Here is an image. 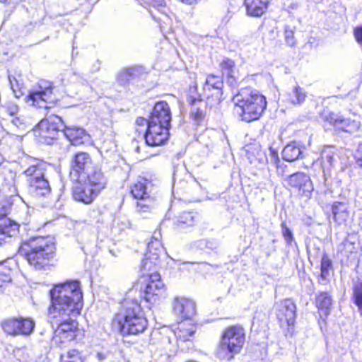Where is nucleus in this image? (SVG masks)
I'll return each mask as SVG.
<instances>
[{"label": "nucleus", "instance_id": "nucleus-1", "mask_svg": "<svg viewBox=\"0 0 362 362\" xmlns=\"http://www.w3.org/2000/svg\"><path fill=\"white\" fill-rule=\"evenodd\" d=\"M49 297L47 315L49 322L57 325L52 342L56 348L64 349L81 335L77 320L83 308L81 284L77 280L54 284L49 291Z\"/></svg>", "mask_w": 362, "mask_h": 362}, {"label": "nucleus", "instance_id": "nucleus-2", "mask_svg": "<svg viewBox=\"0 0 362 362\" xmlns=\"http://www.w3.org/2000/svg\"><path fill=\"white\" fill-rule=\"evenodd\" d=\"M18 254L37 271L53 266L57 255V243L51 235H34L23 239Z\"/></svg>", "mask_w": 362, "mask_h": 362}, {"label": "nucleus", "instance_id": "nucleus-3", "mask_svg": "<svg viewBox=\"0 0 362 362\" xmlns=\"http://www.w3.org/2000/svg\"><path fill=\"white\" fill-rule=\"evenodd\" d=\"M148 320L141 302L125 297L120 303V308L114 313L111 326L123 337L138 336L144 334L148 327Z\"/></svg>", "mask_w": 362, "mask_h": 362}, {"label": "nucleus", "instance_id": "nucleus-4", "mask_svg": "<svg viewBox=\"0 0 362 362\" xmlns=\"http://www.w3.org/2000/svg\"><path fill=\"white\" fill-rule=\"evenodd\" d=\"M234 110L239 119L251 123L260 119L267 107L266 96L251 87H243L233 98Z\"/></svg>", "mask_w": 362, "mask_h": 362}, {"label": "nucleus", "instance_id": "nucleus-5", "mask_svg": "<svg viewBox=\"0 0 362 362\" xmlns=\"http://www.w3.org/2000/svg\"><path fill=\"white\" fill-rule=\"evenodd\" d=\"M245 342L246 332L244 327L240 324L230 325L221 332L215 356L220 361H230L243 351Z\"/></svg>", "mask_w": 362, "mask_h": 362}, {"label": "nucleus", "instance_id": "nucleus-6", "mask_svg": "<svg viewBox=\"0 0 362 362\" xmlns=\"http://www.w3.org/2000/svg\"><path fill=\"white\" fill-rule=\"evenodd\" d=\"M166 286L158 271L141 272L132 284L128 293H139L141 298L150 305H155L165 298Z\"/></svg>", "mask_w": 362, "mask_h": 362}, {"label": "nucleus", "instance_id": "nucleus-7", "mask_svg": "<svg viewBox=\"0 0 362 362\" xmlns=\"http://www.w3.org/2000/svg\"><path fill=\"white\" fill-rule=\"evenodd\" d=\"M72 180L74 182L71 187L72 199L85 205L93 204L97 197L107 188L108 183L105 174L100 175L95 171L86 177Z\"/></svg>", "mask_w": 362, "mask_h": 362}, {"label": "nucleus", "instance_id": "nucleus-8", "mask_svg": "<svg viewBox=\"0 0 362 362\" xmlns=\"http://www.w3.org/2000/svg\"><path fill=\"white\" fill-rule=\"evenodd\" d=\"M155 185L151 177L139 175L128 188L130 197L135 201L134 208L137 214L144 215L152 213L157 203L153 193Z\"/></svg>", "mask_w": 362, "mask_h": 362}, {"label": "nucleus", "instance_id": "nucleus-9", "mask_svg": "<svg viewBox=\"0 0 362 362\" xmlns=\"http://www.w3.org/2000/svg\"><path fill=\"white\" fill-rule=\"evenodd\" d=\"M28 193L37 199H50L52 189L46 176V167L42 163L29 165L23 172Z\"/></svg>", "mask_w": 362, "mask_h": 362}, {"label": "nucleus", "instance_id": "nucleus-10", "mask_svg": "<svg viewBox=\"0 0 362 362\" xmlns=\"http://www.w3.org/2000/svg\"><path fill=\"white\" fill-rule=\"evenodd\" d=\"M55 88L54 82L40 79L37 81L35 88L29 91L25 100L30 105L37 107L49 110L57 107L59 100L54 99L53 91Z\"/></svg>", "mask_w": 362, "mask_h": 362}, {"label": "nucleus", "instance_id": "nucleus-11", "mask_svg": "<svg viewBox=\"0 0 362 362\" xmlns=\"http://www.w3.org/2000/svg\"><path fill=\"white\" fill-rule=\"evenodd\" d=\"M94 171L105 174L101 168L95 165L91 155L86 151H78L71 157L69 163V177L73 179L86 177Z\"/></svg>", "mask_w": 362, "mask_h": 362}, {"label": "nucleus", "instance_id": "nucleus-12", "mask_svg": "<svg viewBox=\"0 0 362 362\" xmlns=\"http://www.w3.org/2000/svg\"><path fill=\"white\" fill-rule=\"evenodd\" d=\"M320 119L325 128H332L334 131L340 134L346 132L353 134L360 128V122L351 118H346L340 112L324 109L320 115Z\"/></svg>", "mask_w": 362, "mask_h": 362}, {"label": "nucleus", "instance_id": "nucleus-13", "mask_svg": "<svg viewBox=\"0 0 362 362\" xmlns=\"http://www.w3.org/2000/svg\"><path fill=\"white\" fill-rule=\"evenodd\" d=\"M286 182L288 190L299 200L306 202L312 198L314 184L308 174L297 171L288 175Z\"/></svg>", "mask_w": 362, "mask_h": 362}, {"label": "nucleus", "instance_id": "nucleus-14", "mask_svg": "<svg viewBox=\"0 0 362 362\" xmlns=\"http://www.w3.org/2000/svg\"><path fill=\"white\" fill-rule=\"evenodd\" d=\"M64 121L55 115H52L41 119L35 127L33 131L35 137L39 141L52 144L59 137V132L62 131Z\"/></svg>", "mask_w": 362, "mask_h": 362}, {"label": "nucleus", "instance_id": "nucleus-15", "mask_svg": "<svg viewBox=\"0 0 362 362\" xmlns=\"http://www.w3.org/2000/svg\"><path fill=\"white\" fill-rule=\"evenodd\" d=\"M0 327L6 336L28 337L33 332L35 322L29 317L13 316L3 320Z\"/></svg>", "mask_w": 362, "mask_h": 362}, {"label": "nucleus", "instance_id": "nucleus-16", "mask_svg": "<svg viewBox=\"0 0 362 362\" xmlns=\"http://www.w3.org/2000/svg\"><path fill=\"white\" fill-rule=\"evenodd\" d=\"M165 256V249L161 241L152 238L147 245L144 257L140 264V272H151L160 267Z\"/></svg>", "mask_w": 362, "mask_h": 362}, {"label": "nucleus", "instance_id": "nucleus-17", "mask_svg": "<svg viewBox=\"0 0 362 362\" xmlns=\"http://www.w3.org/2000/svg\"><path fill=\"white\" fill-rule=\"evenodd\" d=\"M223 85V78L221 76L214 74L207 75L202 88V97L206 106L212 107L221 102Z\"/></svg>", "mask_w": 362, "mask_h": 362}, {"label": "nucleus", "instance_id": "nucleus-18", "mask_svg": "<svg viewBox=\"0 0 362 362\" xmlns=\"http://www.w3.org/2000/svg\"><path fill=\"white\" fill-rule=\"evenodd\" d=\"M279 326L289 331L293 328L296 322V305L291 298L281 300L276 312Z\"/></svg>", "mask_w": 362, "mask_h": 362}, {"label": "nucleus", "instance_id": "nucleus-19", "mask_svg": "<svg viewBox=\"0 0 362 362\" xmlns=\"http://www.w3.org/2000/svg\"><path fill=\"white\" fill-rule=\"evenodd\" d=\"M171 127L149 124L144 132V140L147 146L158 147L165 145L170 136Z\"/></svg>", "mask_w": 362, "mask_h": 362}, {"label": "nucleus", "instance_id": "nucleus-20", "mask_svg": "<svg viewBox=\"0 0 362 362\" xmlns=\"http://www.w3.org/2000/svg\"><path fill=\"white\" fill-rule=\"evenodd\" d=\"M172 312L179 319L189 320L197 313L196 303L185 296H175L172 300Z\"/></svg>", "mask_w": 362, "mask_h": 362}, {"label": "nucleus", "instance_id": "nucleus-21", "mask_svg": "<svg viewBox=\"0 0 362 362\" xmlns=\"http://www.w3.org/2000/svg\"><path fill=\"white\" fill-rule=\"evenodd\" d=\"M150 124L171 127L172 111L165 100L157 101L148 115Z\"/></svg>", "mask_w": 362, "mask_h": 362}, {"label": "nucleus", "instance_id": "nucleus-22", "mask_svg": "<svg viewBox=\"0 0 362 362\" xmlns=\"http://www.w3.org/2000/svg\"><path fill=\"white\" fill-rule=\"evenodd\" d=\"M197 329V324L192 318L180 319L174 329V333L177 341L185 342L194 339Z\"/></svg>", "mask_w": 362, "mask_h": 362}, {"label": "nucleus", "instance_id": "nucleus-23", "mask_svg": "<svg viewBox=\"0 0 362 362\" xmlns=\"http://www.w3.org/2000/svg\"><path fill=\"white\" fill-rule=\"evenodd\" d=\"M269 6L270 0H243L245 13L252 18H260L264 16Z\"/></svg>", "mask_w": 362, "mask_h": 362}, {"label": "nucleus", "instance_id": "nucleus-24", "mask_svg": "<svg viewBox=\"0 0 362 362\" xmlns=\"http://www.w3.org/2000/svg\"><path fill=\"white\" fill-rule=\"evenodd\" d=\"M332 218L339 226L346 225L351 220V211L344 202H334L331 205Z\"/></svg>", "mask_w": 362, "mask_h": 362}, {"label": "nucleus", "instance_id": "nucleus-25", "mask_svg": "<svg viewBox=\"0 0 362 362\" xmlns=\"http://www.w3.org/2000/svg\"><path fill=\"white\" fill-rule=\"evenodd\" d=\"M62 132L66 139L75 146L83 145L88 139V135L86 131L78 127H68L64 124Z\"/></svg>", "mask_w": 362, "mask_h": 362}, {"label": "nucleus", "instance_id": "nucleus-26", "mask_svg": "<svg viewBox=\"0 0 362 362\" xmlns=\"http://www.w3.org/2000/svg\"><path fill=\"white\" fill-rule=\"evenodd\" d=\"M314 304L319 315L327 317L330 314L333 304L332 295L328 291H319L315 296Z\"/></svg>", "mask_w": 362, "mask_h": 362}, {"label": "nucleus", "instance_id": "nucleus-27", "mask_svg": "<svg viewBox=\"0 0 362 362\" xmlns=\"http://www.w3.org/2000/svg\"><path fill=\"white\" fill-rule=\"evenodd\" d=\"M200 216L198 212L194 211H184L180 213L173 222L175 226L180 228H187L197 226Z\"/></svg>", "mask_w": 362, "mask_h": 362}, {"label": "nucleus", "instance_id": "nucleus-28", "mask_svg": "<svg viewBox=\"0 0 362 362\" xmlns=\"http://www.w3.org/2000/svg\"><path fill=\"white\" fill-rule=\"evenodd\" d=\"M320 274L318 277L320 284L326 285L334 274V266L332 259L327 254H323L320 259Z\"/></svg>", "mask_w": 362, "mask_h": 362}, {"label": "nucleus", "instance_id": "nucleus-29", "mask_svg": "<svg viewBox=\"0 0 362 362\" xmlns=\"http://www.w3.org/2000/svg\"><path fill=\"white\" fill-rule=\"evenodd\" d=\"M221 77L225 76L228 81L235 80V73L237 72L235 62L228 57H224L218 64Z\"/></svg>", "mask_w": 362, "mask_h": 362}, {"label": "nucleus", "instance_id": "nucleus-30", "mask_svg": "<svg viewBox=\"0 0 362 362\" xmlns=\"http://www.w3.org/2000/svg\"><path fill=\"white\" fill-rule=\"evenodd\" d=\"M19 231V225L13 221L7 219L0 223V245L6 243L8 238L14 236Z\"/></svg>", "mask_w": 362, "mask_h": 362}, {"label": "nucleus", "instance_id": "nucleus-31", "mask_svg": "<svg viewBox=\"0 0 362 362\" xmlns=\"http://www.w3.org/2000/svg\"><path fill=\"white\" fill-rule=\"evenodd\" d=\"M59 362H85L86 357L83 351L75 348L62 353L59 357Z\"/></svg>", "mask_w": 362, "mask_h": 362}, {"label": "nucleus", "instance_id": "nucleus-32", "mask_svg": "<svg viewBox=\"0 0 362 362\" xmlns=\"http://www.w3.org/2000/svg\"><path fill=\"white\" fill-rule=\"evenodd\" d=\"M302 151L296 142L288 144L282 151V158L288 162H293L297 160L301 155Z\"/></svg>", "mask_w": 362, "mask_h": 362}, {"label": "nucleus", "instance_id": "nucleus-33", "mask_svg": "<svg viewBox=\"0 0 362 362\" xmlns=\"http://www.w3.org/2000/svg\"><path fill=\"white\" fill-rule=\"evenodd\" d=\"M13 270L6 263L0 264V292H4L11 282Z\"/></svg>", "mask_w": 362, "mask_h": 362}, {"label": "nucleus", "instance_id": "nucleus-34", "mask_svg": "<svg viewBox=\"0 0 362 362\" xmlns=\"http://www.w3.org/2000/svg\"><path fill=\"white\" fill-rule=\"evenodd\" d=\"M186 100L189 105L194 106L197 102H203L202 92L198 93V83L194 80L186 90Z\"/></svg>", "mask_w": 362, "mask_h": 362}, {"label": "nucleus", "instance_id": "nucleus-35", "mask_svg": "<svg viewBox=\"0 0 362 362\" xmlns=\"http://www.w3.org/2000/svg\"><path fill=\"white\" fill-rule=\"evenodd\" d=\"M190 107L189 118L192 123L197 127L206 124L207 121L206 111L195 105Z\"/></svg>", "mask_w": 362, "mask_h": 362}, {"label": "nucleus", "instance_id": "nucleus-36", "mask_svg": "<svg viewBox=\"0 0 362 362\" xmlns=\"http://www.w3.org/2000/svg\"><path fill=\"white\" fill-rule=\"evenodd\" d=\"M306 97L307 93L304 89L296 85L289 95V100L293 105H300L305 100Z\"/></svg>", "mask_w": 362, "mask_h": 362}, {"label": "nucleus", "instance_id": "nucleus-37", "mask_svg": "<svg viewBox=\"0 0 362 362\" xmlns=\"http://www.w3.org/2000/svg\"><path fill=\"white\" fill-rule=\"evenodd\" d=\"M351 301L357 307L360 314L362 315V282L353 286Z\"/></svg>", "mask_w": 362, "mask_h": 362}, {"label": "nucleus", "instance_id": "nucleus-38", "mask_svg": "<svg viewBox=\"0 0 362 362\" xmlns=\"http://www.w3.org/2000/svg\"><path fill=\"white\" fill-rule=\"evenodd\" d=\"M12 202L6 197L0 196V220L4 219L11 211Z\"/></svg>", "mask_w": 362, "mask_h": 362}, {"label": "nucleus", "instance_id": "nucleus-39", "mask_svg": "<svg viewBox=\"0 0 362 362\" xmlns=\"http://www.w3.org/2000/svg\"><path fill=\"white\" fill-rule=\"evenodd\" d=\"M280 227L281 229V234L285 240L286 245L288 246H291L293 243L295 241V238L293 236V231L291 228H288V226L286 224V222L285 221H283L281 224Z\"/></svg>", "mask_w": 362, "mask_h": 362}, {"label": "nucleus", "instance_id": "nucleus-40", "mask_svg": "<svg viewBox=\"0 0 362 362\" xmlns=\"http://www.w3.org/2000/svg\"><path fill=\"white\" fill-rule=\"evenodd\" d=\"M149 124V117L147 119L144 116H139L136 118L134 122L135 131L144 135L145 130L148 128Z\"/></svg>", "mask_w": 362, "mask_h": 362}, {"label": "nucleus", "instance_id": "nucleus-41", "mask_svg": "<svg viewBox=\"0 0 362 362\" xmlns=\"http://www.w3.org/2000/svg\"><path fill=\"white\" fill-rule=\"evenodd\" d=\"M134 76V69L132 68H127L119 74L118 80L121 84L124 85L132 80Z\"/></svg>", "mask_w": 362, "mask_h": 362}, {"label": "nucleus", "instance_id": "nucleus-42", "mask_svg": "<svg viewBox=\"0 0 362 362\" xmlns=\"http://www.w3.org/2000/svg\"><path fill=\"white\" fill-rule=\"evenodd\" d=\"M341 252H345L347 255L352 254L356 251V247L355 243L350 240L349 238H346L341 243Z\"/></svg>", "mask_w": 362, "mask_h": 362}, {"label": "nucleus", "instance_id": "nucleus-43", "mask_svg": "<svg viewBox=\"0 0 362 362\" xmlns=\"http://www.w3.org/2000/svg\"><path fill=\"white\" fill-rule=\"evenodd\" d=\"M284 37L287 45L290 47L295 45L294 31L289 27H286L284 29Z\"/></svg>", "mask_w": 362, "mask_h": 362}, {"label": "nucleus", "instance_id": "nucleus-44", "mask_svg": "<svg viewBox=\"0 0 362 362\" xmlns=\"http://www.w3.org/2000/svg\"><path fill=\"white\" fill-rule=\"evenodd\" d=\"M276 171L277 175L284 176L287 172V165L281 163L278 156L275 158Z\"/></svg>", "mask_w": 362, "mask_h": 362}, {"label": "nucleus", "instance_id": "nucleus-45", "mask_svg": "<svg viewBox=\"0 0 362 362\" xmlns=\"http://www.w3.org/2000/svg\"><path fill=\"white\" fill-rule=\"evenodd\" d=\"M353 35L358 45L362 47V25H358L353 28Z\"/></svg>", "mask_w": 362, "mask_h": 362}, {"label": "nucleus", "instance_id": "nucleus-46", "mask_svg": "<svg viewBox=\"0 0 362 362\" xmlns=\"http://www.w3.org/2000/svg\"><path fill=\"white\" fill-rule=\"evenodd\" d=\"M12 0H0V4H10L11 3Z\"/></svg>", "mask_w": 362, "mask_h": 362}]
</instances>
